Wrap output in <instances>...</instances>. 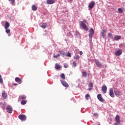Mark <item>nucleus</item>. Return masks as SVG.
<instances>
[{"label": "nucleus", "instance_id": "obj_17", "mask_svg": "<svg viewBox=\"0 0 125 125\" xmlns=\"http://www.w3.org/2000/svg\"><path fill=\"white\" fill-rule=\"evenodd\" d=\"M47 4H53L55 2L54 0H47L46 1Z\"/></svg>", "mask_w": 125, "mask_h": 125}, {"label": "nucleus", "instance_id": "obj_22", "mask_svg": "<svg viewBox=\"0 0 125 125\" xmlns=\"http://www.w3.org/2000/svg\"><path fill=\"white\" fill-rule=\"evenodd\" d=\"M27 104V100H23L21 102V105H25V104Z\"/></svg>", "mask_w": 125, "mask_h": 125}, {"label": "nucleus", "instance_id": "obj_5", "mask_svg": "<svg viewBox=\"0 0 125 125\" xmlns=\"http://www.w3.org/2000/svg\"><path fill=\"white\" fill-rule=\"evenodd\" d=\"M122 53H123V50L121 49H119L115 53V54L116 56H120V55H122Z\"/></svg>", "mask_w": 125, "mask_h": 125}, {"label": "nucleus", "instance_id": "obj_38", "mask_svg": "<svg viewBox=\"0 0 125 125\" xmlns=\"http://www.w3.org/2000/svg\"><path fill=\"white\" fill-rule=\"evenodd\" d=\"M13 85L16 86V85H18V84H17V83H13Z\"/></svg>", "mask_w": 125, "mask_h": 125}, {"label": "nucleus", "instance_id": "obj_11", "mask_svg": "<svg viewBox=\"0 0 125 125\" xmlns=\"http://www.w3.org/2000/svg\"><path fill=\"white\" fill-rule=\"evenodd\" d=\"M61 83L62 85L64 86V87H69V84H68V83L64 81H61Z\"/></svg>", "mask_w": 125, "mask_h": 125}, {"label": "nucleus", "instance_id": "obj_31", "mask_svg": "<svg viewBox=\"0 0 125 125\" xmlns=\"http://www.w3.org/2000/svg\"><path fill=\"white\" fill-rule=\"evenodd\" d=\"M9 1H11L12 4H13V5H14V3H15V0H9Z\"/></svg>", "mask_w": 125, "mask_h": 125}, {"label": "nucleus", "instance_id": "obj_25", "mask_svg": "<svg viewBox=\"0 0 125 125\" xmlns=\"http://www.w3.org/2000/svg\"><path fill=\"white\" fill-rule=\"evenodd\" d=\"M73 58L75 60H79L80 59V56L79 55H76L73 57Z\"/></svg>", "mask_w": 125, "mask_h": 125}, {"label": "nucleus", "instance_id": "obj_21", "mask_svg": "<svg viewBox=\"0 0 125 125\" xmlns=\"http://www.w3.org/2000/svg\"><path fill=\"white\" fill-rule=\"evenodd\" d=\"M32 9L33 11H36L37 9V6H36V5H33L32 6Z\"/></svg>", "mask_w": 125, "mask_h": 125}, {"label": "nucleus", "instance_id": "obj_19", "mask_svg": "<svg viewBox=\"0 0 125 125\" xmlns=\"http://www.w3.org/2000/svg\"><path fill=\"white\" fill-rule=\"evenodd\" d=\"M106 30L105 29H103L102 32H101V36L103 37V38H105V33H106Z\"/></svg>", "mask_w": 125, "mask_h": 125}, {"label": "nucleus", "instance_id": "obj_42", "mask_svg": "<svg viewBox=\"0 0 125 125\" xmlns=\"http://www.w3.org/2000/svg\"><path fill=\"white\" fill-rule=\"evenodd\" d=\"M114 125H119V124H118L117 123H115Z\"/></svg>", "mask_w": 125, "mask_h": 125}, {"label": "nucleus", "instance_id": "obj_6", "mask_svg": "<svg viewBox=\"0 0 125 125\" xmlns=\"http://www.w3.org/2000/svg\"><path fill=\"white\" fill-rule=\"evenodd\" d=\"M95 5V2L94 1H92L91 2L89 3L88 7L90 9H92V8L94 7Z\"/></svg>", "mask_w": 125, "mask_h": 125}, {"label": "nucleus", "instance_id": "obj_35", "mask_svg": "<svg viewBox=\"0 0 125 125\" xmlns=\"http://www.w3.org/2000/svg\"><path fill=\"white\" fill-rule=\"evenodd\" d=\"M27 98V97L25 95L21 96V99H26Z\"/></svg>", "mask_w": 125, "mask_h": 125}, {"label": "nucleus", "instance_id": "obj_2", "mask_svg": "<svg viewBox=\"0 0 125 125\" xmlns=\"http://www.w3.org/2000/svg\"><path fill=\"white\" fill-rule=\"evenodd\" d=\"M18 118L20 120H21V121H25L27 119V117L24 114L19 115Z\"/></svg>", "mask_w": 125, "mask_h": 125}, {"label": "nucleus", "instance_id": "obj_34", "mask_svg": "<svg viewBox=\"0 0 125 125\" xmlns=\"http://www.w3.org/2000/svg\"><path fill=\"white\" fill-rule=\"evenodd\" d=\"M89 96H90L89 94L85 95V97L86 100H88V97H89Z\"/></svg>", "mask_w": 125, "mask_h": 125}, {"label": "nucleus", "instance_id": "obj_28", "mask_svg": "<svg viewBox=\"0 0 125 125\" xmlns=\"http://www.w3.org/2000/svg\"><path fill=\"white\" fill-rule=\"evenodd\" d=\"M118 13H123L124 12V11H123V9H122V8H118Z\"/></svg>", "mask_w": 125, "mask_h": 125}, {"label": "nucleus", "instance_id": "obj_13", "mask_svg": "<svg viewBox=\"0 0 125 125\" xmlns=\"http://www.w3.org/2000/svg\"><path fill=\"white\" fill-rule=\"evenodd\" d=\"M102 89L104 93H106V92H107V86L103 85L102 86Z\"/></svg>", "mask_w": 125, "mask_h": 125}, {"label": "nucleus", "instance_id": "obj_41", "mask_svg": "<svg viewBox=\"0 0 125 125\" xmlns=\"http://www.w3.org/2000/svg\"><path fill=\"white\" fill-rule=\"evenodd\" d=\"M80 55H83V51H81L80 52Z\"/></svg>", "mask_w": 125, "mask_h": 125}, {"label": "nucleus", "instance_id": "obj_7", "mask_svg": "<svg viewBox=\"0 0 125 125\" xmlns=\"http://www.w3.org/2000/svg\"><path fill=\"white\" fill-rule=\"evenodd\" d=\"M93 35H94V30H93L92 28H90L89 34V38H92V37H93Z\"/></svg>", "mask_w": 125, "mask_h": 125}, {"label": "nucleus", "instance_id": "obj_33", "mask_svg": "<svg viewBox=\"0 0 125 125\" xmlns=\"http://www.w3.org/2000/svg\"><path fill=\"white\" fill-rule=\"evenodd\" d=\"M5 32L6 33H7V34H8L9 33H10V29L7 28V29H5Z\"/></svg>", "mask_w": 125, "mask_h": 125}, {"label": "nucleus", "instance_id": "obj_23", "mask_svg": "<svg viewBox=\"0 0 125 125\" xmlns=\"http://www.w3.org/2000/svg\"><path fill=\"white\" fill-rule=\"evenodd\" d=\"M87 76V74L86 73V72L85 71L82 73V77H83V78H85Z\"/></svg>", "mask_w": 125, "mask_h": 125}, {"label": "nucleus", "instance_id": "obj_32", "mask_svg": "<svg viewBox=\"0 0 125 125\" xmlns=\"http://www.w3.org/2000/svg\"><path fill=\"white\" fill-rule=\"evenodd\" d=\"M66 56L67 57H71V53H70V52H68L67 53H66Z\"/></svg>", "mask_w": 125, "mask_h": 125}, {"label": "nucleus", "instance_id": "obj_9", "mask_svg": "<svg viewBox=\"0 0 125 125\" xmlns=\"http://www.w3.org/2000/svg\"><path fill=\"white\" fill-rule=\"evenodd\" d=\"M97 98L99 101L101 102H103V98L102 97L101 94H99L97 95Z\"/></svg>", "mask_w": 125, "mask_h": 125}, {"label": "nucleus", "instance_id": "obj_27", "mask_svg": "<svg viewBox=\"0 0 125 125\" xmlns=\"http://www.w3.org/2000/svg\"><path fill=\"white\" fill-rule=\"evenodd\" d=\"M61 79H62V80H65V74H64V73H62L61 75Z\"/></svg>", "mask_w": 125, "mask_h": 125}, {"label": "nucleus", "instance_id": "obj_12", "mask_svg": "<svg viewBox=\"0 0 125 125\" xmlns=\"http://www.w3.org/2000/svg\"><path fill=\"white\" fill-rule=\"evenodd\" d=\"M15 82H16V83H19V84L22 83V81H21V79L19 77H17L15 78Z\"/></svg>", "mask_w": 125, "mask_h": 125}, {"label": "nucleus", "instance_id": "obj_18", "mask_svg": "<svg viewBox=\"0 0 125 125\" xmlns=\"http://www.w3.org/2000/svg\"><path fill=\"white\" fill-rule=\"evenodd\" d=\"M10 26V24L8 22H6L5 25H4V28L5 29H8Z\"/></svg>", "mask_w": 125, "mask_h": 125}, {"label": "nucleus", "instance_id": "obj_26", "mask_svg": "<svg viewBox=\"0 0 125 125\" xmlns=\"http://www.w3.org/2000/svg\"><path fill=\"white\" fill-rule=\"evenodd\" d=\"M61 67L60 65H59V64H58L57 63L55 64V69H56V70H58L59 69H60Z\"/></svg>", "mask_w": 125, "mask_h": 125}, {"label": "nucleus", "instance_id": "obj_30", "mask_svg": "<svg viewBox=\"0 0 125 125\" xmlns=\"http://www.w3.org/2000/svg\"><path fill=\"white\" fill-rule=\"evenodd\" d=\"M53 57L54 58H58L59 57H60V54H58L57 55H54Z\"/></svg>", "mask_w": 125, "mask_h": 125}, {"label": "nucleus", "instance_id": "obj_39", "mask_svg": "<svg viewBox=\"0 0 125 125\" xmlns=\"http://www.w3.org/2000/svg\"><path fill=\"white\" fill-rule=\"evenodd\" d=\"M94 116H95L96 117H97V116H98V114H97V113H94Z\"/></svg>", "mask_w": 125, "mask_h": 125}, {"label": "nucleus", "instance_id": "obj_4", "mask_svg": "<svg viewBox=\"0 0 125 125\" xmlns=\"http://www.w3.org/2000/svg\"><path fill=\"white\" fill-rule=\"evenodd\" d=\"M95 63H96V66H97L99 68L102 67V64H101V62H99L98 60H95Z\"/></svg>", "mask_w": 125, "mask_h": 125}, {"label": "nucleus", "instance_id": "obj_15", "mask_svg": "<svg viewBox=\"0 0 125 125\" xmlns=\"http://www.w3.org/2000/svg\"><path fill=\"white\" fill-rule=\"evenodd\" d=\"M2 96L4 99H7V94L6 93L5 91L2 92Z\"/></svg>", "mask_w": 125, "mask_h": 125}, {"label": "nucleus", "instance_id": "obj_16", "mask_svg": "<svg viewBox=\"0 0 125 125\" xmlns=\"http://www.w3.org/2000/svg\"><path fill=\"white\" fill-rule=\"evenodd\" d=\"M88 86V90H92V88H93V83L92 82H90Z\"/></svg>", "mask_w": 125, "mask_h": 125}, {"label": "nucleus", "instance_id": "obj_1", "mask_svg": "<svg viewBox=\"0 0 125 125\" xmlns=\"http://www.w3.org/2000/svg\"><path fill=\"white\" fill-rule=\"evenodd\" d=\"M86 22V20H83V21H81V26L83 28V29H84L85 31H88V27H87V26H86V24H85V23Z\"/></svg>", "mask_w": 125, "mask_h": 125}, {"label": "nucleus", "instance_id": "obj_10", "mask_svg": "<svg viewBox=\"0 0 125 125\" xmlns=\"http://www.w3.org/2000/svg\"><path fill=\"white\" fill-rule=\"evenodd\" d=\"M115 121L117 124H120L121 123V119L120 118V116H119V115H116L115 117Z\"/></svg>", "mask_w": 125, "mask_h": 125}, {"label": "nucleus", "instance_id": "obj_14", "mask_svg": "<svg viewBox=\"0 0 125 125\" xmlns=\"http://www.w3.org/2000/svg\"><path fill=\"white\" fill-rule=\"evenodd\" d=\"M114 93L116 96H121L122 95V92L119 90L114 91Z\"/></svg>", "mask_w": 125, "mask_h": 125}, {"label": "nucleus", "instance_id": "obj_8", "mask_svg": "<svg viewBox=\"0 0 125 125\" xmlns=\"http://www.w3.org/2000/svg\"><path fill=\"white\" fill-rule=\"evenodd\" d=\"M6 110H7V112L8 113H10V114H11V113H12V107H11V106L9 105L7 106Z\"/></svg>", "mask_w": 125, "mask_h": 125}, {"label": "nucleus", "instance_id": "obj_37", "mask_svg": "<svg viewBox=\"0 0 125 125\" xmlns=\"http://www.w3.org/2000/svg\"><path fill=\"white\" fill-rule=\"evenodd\" d=\"M108 37H112V33H108Z\"/></svg>", "mask_w": 125, "mask_h": 125}, {"label": "nucleus", "instance_id": "obj_29", "mask_svg": "<svg viewBox=\"0 0 125 125\" xmlns=\"http://www.w3.org/2000/svg\"><path fill=\"white\" fill-rule=\"evenodd\" d=\"M60 53V55H62V56H64V55H65V53L64 51H61L59 52Z\"/></svg>", "mask_w": 125, "mask_h": 125}, {"label": "nucleus", "instance_id": "obj_43", "mask_svg": "<svg viewBox=\"0 0 125 125\" xmlns=\"http://www.w3.org/2000/svg\"><path fill=\"white\" fill-rule=\"evenodd\" d=\"M71 0L72 1V0Z\"/></svg>", "mask_w": 125, "mask_h": 125}, {"label": "nucleus", "instance_id": "obj_40", "mask_svg": "<svg viewBox=\"0 0 125 125\" xmlns=\"http://www.w3.org/2000/svg\"><path fill=\"white\" fill-rule=\"evenodd\" d=\"M64 68H68V65L65 64L64 65Z\"/></svg>", "mask_w": 125, "mask_h": 125}, {"label": "nucleus", "instance_id": "obj_20", "mask_svg": "<svg viewBox=\"0 0 125 125\" xmlns=\"http://www.w3.org/2000/svg\"><path fill=\"white\" fill-rule=\"evenodd\" d=\"M121 36L116 35L114 36V40H115V41H118V40L121 39Z\"/></svg>", "mask_w": 125, "mask_h": 125}, {"label": "nucleus", "instance_id": "obj_24", "mask_svg": "<svg viewBox=\"0 0 125 125\" xmlns=\"http://www.w3.org/2000/svg\"><path fill=\"white\" fill-rule=\"evenodd\" d=\"M47 25V24H46V23H43L41 26V27L42 28V29H45V28H46Z\"/></svg>", "mask_w": 125, "mask_h": 125}, {"label": "nucleus", "instance_id": "obj_3", "mask_svg": "<svg viewBox=\"0 0 125 125\" xmlns=\"http://www.w3.org/2000/svg\"><path fill=\"white\" fill-rule=\"evenodd\" d=\"M109 94L111 97H115V94H114V90L113 89V88L109 89Z\"/></svg>", "mask_w": 125, "mask_h": 125}, {"label": "nucleus", "instance_id": "obj_36", "mask_svg": "<svg viewBox=\"0 0 125 125\" xmlns=\"http://www.w3.org/2000/svg\"><path fill=\"white\" fill-rule=\"evenodd\" d=\"M73 65L74 66V67H77V63H76V62H73Z\"/></svg>", "mask_w": 125, "mask_h": 125}]
</instances>
